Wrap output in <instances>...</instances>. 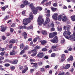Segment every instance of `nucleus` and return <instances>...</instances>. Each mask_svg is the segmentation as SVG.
Instances as JSON below:
<instances>
[{
	"mask_svg": "<svg viewBox=\"0 0 75 75\" xmlns=\"http://www.w3.org/2000/svg\"><path fill=\"white\" fill-rule=\"evenodd\" d=\"M71 34V32L69 31H65L63 33V35L65 37V38L69 40V38H71V39H73L74 37H73V36L72 35H71L69 36V35H70Z\"/></svg>",
	"mask_w": 75,
	"mask_h": 75,
	"instance_id": "f257e3e1",
	"label": "nucleus"
},
{
	"mask_svg": "<svg viewBox=\"0 0 75 75\" xmlns=\"http://www.w3.org/2000/svg\"><path fill=\"white\" fill-rule=\"evenodd\" d=\"M29 6L31 8L33 14H37V9L34 6L33 3H31L29 5Z\"/></svg>",
	"mask_w": 75,
	"mask_h": 75,
	"instance_id": "f03ea898",
	"label": "nucleus"
},
{
	"mask_svg": "<svg viewBox=\"0 0 75 75\" xmlns=\"http://www.w3.org/2000/svg\"><path fill=\"white\" fill-rule=\"evenodd\" d=\"M44 20L42 19L41 17H39L38 19V23L39 25H41L42 24H43Z\"/></svg>",
	"mask_w": 75,
	"mask_h": 75,
	"instance_id": "7ed1b4c3",
	"label": "nucleus"
},
{
	"mask_svg": "<svg viewBox=\"0 0 75 75\" xmlns=\"http://www.w3.org/2000/svg\"><path fill=\"white\" fill-rule=\"evenodd\" d=\"M50 41L52 43H54V44H56L58 42V37L56 36L54 37L53 39L50 40Z\"/></svg>",
	"mask_w": 75,
	"mask_h": 75,
	"instance_id": "20e7f679",
	"label": "nucleus"
},
{
	"mask_svg": "<svg viewBox=\"0 0 75 75\" xmlns=\"http://www.w3.org/2000/svg\"><path fill=\"white\" fill-rule=\"evenodd\" d=\"M29 16L31 18L29 17L26 18L27 22L28 23H30L31 21L32 20V19H33V13H30V14H29Z\"/></svg>",
	"mask_w": 75,
	"mask_h": 75,
	"instance_id": "39448f33",
	"label": "nucleus"
},
{
	"mask_svg": "<svg viewBox=\"0 0 75 75\" xmlns=\"http://www.w3.org/2000/svg\"><path fill=\"white\" fill-rule=\"evenodd\" d=\"M32 52L34 53L31 55L32 57H34L37 54V51L35 49H34L33 50H32Z\"/></svg>",
	"mask_w": 75,
	"mask_h": 75,
	"instance_id": "423d86ee",
	"label": "nucleus"
},
{
	"mask_svg": "<svg viewBox=\"0 0 75 75\" xmlns=\"http://www.w3.org/2000/svg\"><path fill=\"white\" fill-rule=\"evenodd\" d=\"M44 54H43V53L41 52H40L37 55V57L39 59L42 58Z\"/></svg>",
	"mask_w": 75,
	"mask_h": 75,
	"instance_id": "0eeeda50",
	"label": "nucleus"
},
{
	"mask_svg": "<svg viewBox=\"0 0 75 75\" xmlns=\"http://www.w3.org/2000/svg\"><path fill=\"white\" fill-rule=\"evenodd\" d=\"M46 20L43 23V25H46L50 21V19L49 18H48V17H46Z\"/></svg>",
	"mask_w": 75,
	"mask_h": 75,
	"instance_id": "6e6552de",
	"label": "nucleus"
},
{
	"mask_svg": "<svg viewBox=\"0 0 75 75\" xmlns=\"http://www.w3.org/2000/svg\"><path fill=\"white\" fill-rule=\"evenodd\" d=\"M58 16V14L54 13L52 16V18L55 20H57L58 18H57V17Z\"/></svg>",
	"mask_w": 75,
	"mask_h": 75,
	"instance_id": "1a4fd4ad",
	"label": "nucleus"
},
{
	"mask_svg": "<svg viewBox=\"0 0 75 75\" xmlns=\"http://www.w3.org/2000/svg\"><path fill=\"white\" fill-rule=\"evenodd\" d=\"M70 64H67L65 67H63V68L64 69H67L70 67Z\"/></svg>",
	"mask_w": 75,
	"mask_h": 75,
	"instance_id": "9d476101",
	"label": "nucleus"
},
{
	"mask_svg": "<svg viewBox=\"0 0 75 75\" xmlns=\"http://www.w3.org/2000/svg\"><path fill=\"white\" fill-rule=\"evenodd\" d=\"M65 57V55L64 54H62L61 56V57L62 59L61 60V62H63L65 61V58H64V57Z\"/></svg>",
	"mask_w": 75,
	"mask_h": 75,
	"instance_id": "9b49d317",
	"label": "nucleus"
},
{
	"mask_svg": "<svg viewBox=\"0 0 75 75\" xmlns=\"http://www.w3.org/2000/svg\"><path fill=\"white\" fill-rule=\"evenodd\" d=\"M74 59V57H73V56L72 55L70 56L68 58V59H67V61L68 62H69L70 61H72V60Z\"/></svg>",
	"mask_w": 75,
	"mask_h": 75,
	"instance_id": "f8f14e48",
	"label": "nucleus"
},
{
	"mask_svg": "<svg viewBox=\"0 0 75 75\" xmlns=\"http://www.w3.org/2000/svg\"><path fill=\"white\" fill-rule=\"evenodd\" d=\"M51 10L53 12H55L57 10V8H54L52 6L50 7Z\"/></svg>",
	"mask_w": 75,
	"mask_h": 75,
	"instance_id": "ddd939ff",
	"label": "nucleus"
},
{
	"mask_svg": "<svg viewBox=\"0 0 75 75\" xmlns=\"http://www.w3.org/2000/svg\"><path fill=\"white\" fill-rule=\"evenodd\" d=\"M16 53L15 52V50H12L11 52H10V55H16Z\"/></svg>",
	"mask_w": 75,
	"mask_h": 75,
	"instance_id": "4468645a",
	"label": "nucleus"
},
{
	"mask_svg": "<svg viewBox=\"0 0 75 75\" xmlns=\"http://www.w3.org/2000/svg\"><path fill=\"white\" fill-rule=\"evenodd\" d=\"M18 62V60L17 59H15L14 60L12 61V64L15 65L17 64Z\"/></svg>",
	"mask_w": 75,
	"mask_h": 75,
	"instance_id": "2eb2a0df",
	"label": "nucleus"
},
{
	"mask_svg": "<svg viewBox=\"0 0 75 75\" xmlns=\"http://www.w3.org/2000/svg\"><path fill=\"white\" fill-rule=\"evenodd\" d=\"M23 36L24 37V39H26L27 38V33L25 32H24L23 33Z\"/></svg>",
	"mask_w": 75,
	"mask_h": 75,
	"instance_id": "dca6fc26",
	"label": "nucleus"
},
{
	"mask_svg": "<svg viewBox=\"0 0 75 75\" xmlns=\"http://www.w3.org/2000/svg\"><path fill=\"white\" fill-rule=\"evenodd\" d=\"M66 28H67V31H70V30H71V27L69 25H66Z\"/></svg>",
	"mask_w": 75,
	"mask_h": 75,
	"instance_id": "f3484780",
	"label": "nucleus"
},
{
	"mask_svg": "<svg viewBox=\"0 0 75 75\" xmlns=\"http://www.w3.org/2000/svg\"><path fill=\"white\" fill-rule=\"evenodd\" d=\"M28 69V67H26L23 70H22V73H23V74L25 73V72L27 71Z\"/></svg>",
	"mask_w": 75,
	"mask_h": 75,
	"instance_id": "a211bd4d",
	"label": "nucleus"
},
{
	"mask_svg": "<svg viewBox=\"0 0 75 75\" xmlns=\"http://www.w3.org/2000/svg\"><path fill=\"white\" fill-rule=\"evenodd\" d=\"M9 43L10 44L12 43V44H14L16 42V40L15 39H13L12 40H10L9 42Z\"/></svg>",
	"mask_w": 75,
	"mask_h": 75,
	"instance_id": "6ab92c4d",
	"label": "nucleus"
},
{
	"mask_svg": "<svg viewBox=\"0 0 75 75\" xmlns=\"http://www.w3.org/2000/svg\"><path fill=\"white\" fill-rule=\"evenodd\" d=\"M47 44V41L46 40H44L41 41V44L43 45H45Z\"/></svg>",
	"mask_w": 75,
	"mask_h": 75,
	"instance_id": "aec40b11",
	"label": "nucleus"
},
{
	"mask_svg": "<svg viewBox=\"0 0 75 75\" xmlns=\"http://www.w3.org/2000/svg\"><path fill=\"white\" fill-rule=\"evenodd\" d=\"M67 17L65 16H63L62 21L64 22L65 21H67Z\"/></svg>",
	"mask_w": 75,
	"mask_h": 75,
	"instance_id": "412c9836",
	"label": "nucleus"
},
{
	"mask_svg": "<svg viewBox=\"0 0 75 75\" xmlns=\"http://www.w3.org/2000/svg\"><path fill=\"white\" fill-rule=\"evenodd\" d=\"M49 38H52L54 37V35H53V33H50L49 34Z\"/></svg>",
	"mask_w": 75,
	"mask_h": 75,
	"instance_id": "4be33fe9",
	"label": "nucleus"
},
{
	"mask_svg": "<svg viewBox=\"0 0 75 75\" xmlns=\"http://www.w3.org/2000/svg\"><path fill=\"white\" fill-rule=\"evenodd\" d=\"M23 4L25 5V6H27V5H28L30 4H29V3H28V1H27L25 0L23 2Z\"/></svg>",
	"mask_w": 75,
	"mask_h": 75,
	"instance_id": "5701e85b",
	"label": "nucleus"
},
{
	"mask_svg": "<svg viewBox=\"0 0 75 75\" xmlns=\"http://www.w3.org/2000/svg\"><path fill=\"white\" fill-rule=\"evenodd\" d=\"M23 48H24V44L22 43L21 44L20 47V50H22Z\"/></svg>",
	"mask_w": 75,
	"mask_h": 75,
	"instance_id": "b1692460",
	"label": "nucleus"
},
{
	"mask_svg": "<svg viewBox=\"0 0 75 75\" xmlns=\"http://www.w3.org/2000/svg\"><path fill=\"white\" fill-rule=\"evenodd\" d=\"M57 29L59 31V32H61L62 31V28L61 27L58 26L57 27Z\"/></svg>",
	"mask_w": 75,
	"mask_h": 75,
	"instance_id": "393cba45",
	"label": "nucleus"
},
{
	"mask_svg": "<svg viewBox=\"0 0 75 75\" xmlns=\"http://www.w3.org/2000/svg\"><path fill=\"white\" fill-rule=\"evenodd\" d=\"M9 18H10V16H9V15H6L5 16L4 19L5 20H8V19H9Z\"/></svg>",
	"mask_w": 75,
	"mask_h": 75,
	"instance_id": "a878e982",
	"label": "nucleus"
},
{
	"mask_svg": "<svg viewBox=\"0 0 75 75\" xmlns=\"http://www.w3.org/2000/svg\"><path fill=\"white\" fill-rule=\"evenodd\" d=\"M71 18L72 21H75V16H71Z\"/></svg>",
	"mask_w": 75,
	"mask_h": 75,
	"instance_id": "bb28decb",
	"label": "nucleus"
},
{
	"mask_svg": "<svg viewBox=\"0 0 75 75\" xmlns=\"http://www.w3.org/2000/svg\"><path fill=\"white\" fill-rule=\"evenodd\" d=\"M26 28V26H21L19 27V28H20V29H23V28H24L25 29Z\"/></svg>",
	"mask_w": 75,
	"mask_h": 75,
	"instance_id": "cd10ccee",
	"label": "nucleus"
},
{
	"mask_svg": "<svg viewBox=\"0 0 75 75\" xmlns=\"http://www.w3.org/2000/svg\"><path fill=\"white\" fill-rule=\"evenodd\" d=\"M58 20H59V21H61V20H62V15H59L58 16Z\"/></svg>",
	"mask_w": 75,
	"mask_h": 75,
	"instance_id": "c85d7f7f",
	"label": "nucleus"
},
{
	"mask_svg": "<svg viewBox=\"0 0 75 75\" xmlns=\"http://www.w3.org/2000/svg\"><path fill=\"white\" fill-rule=\"evenodd\" d=\"M47 32L46 30H43L42 32V34L44 35H46L47 34Z\"/></svg>",
	"mask_w": 75,
	"mask_h": 75,
	"instance_id": "c756f323",
	"label": "nucleus"
},
{
	"mask_svg": "<svg viewBox=\"0 0 75 75\" xmlns=\"http://www.w3.org/2000/svg\"><path fill=\"white\" fill-rule=\"evenodd\" d=\"M18 67H19V70H22L23 69V66H21V65H19L18 66Z\"/></svg>",
	"mask_w": 75,
	"mask_h": 75,
	"instance_id": "7c9ffc66",
	"label": "nucleus"
},
{
	"mask_svg": "<svg viewBox=\"0 0 75 75\" xmlns=\"http://www.w3.org/2000/svg\"><path fill=\"white\" fill-rule=\"evenodd\" d=\"M25 53V50H22L20 53V55H22L23 54H24Z\"/></svg>",
	"mask_w": 75,
	"mask_h": 75,
	"instance_id": "2f4dec72",
	"label": "nucleus"
},
{
	"mask_svg": "<svg viewBox=\"0 0 75 75\" xmlns=\"http://www.w3.org/2000/svg\"><path fill=\"white\" fill-rule=\"evenodd\" d=\"M36 8H37V9H38V10H40V11H41V10H42V8L40 6L37 7Z\"/></svg>",
	"mask_w": 75,
	"mask_h": 75,
	"instance_id": "473e14b6",
	"label": "nucleus"
},
{
	"mask_svg": "<svg viewBox=\"0 0 75 75\" xmlns=\"http://www.w3.org/2000/svg\"><path fill=\"white\" fill-rule=\"evenodd\" d=\"M28 49H29V47L28 45L26 46L24 48V50H28Z\"/></svg>",
	"mask_w": 75,
	"mask_h": 75,
	"instance_id": "72a5a7b5",
	"label": "nucleus"
},
{
	"mask_svg": "<svg viewBox=\"0 0 75 75\" xmlns=\"http://www.w3.org/2000/svg\"><path fill=\"white\" fill-rule=\"evenodd\" d=\"M10 69L11 70H14V69H15V67L14 66L10 67Z\"/></svg>",
	"mask_w": 75,
	"mask_h": 75,
	"instance_id": "f704fd0d",
	"label": "nucleus"
},
{
	"mask_svg": "<svg viewBox=\"0 0 75 75\" xmlns=\"http://www.w3.org/2000/svg\"><path fill=\"white\" fill-rule=\"evenodd\" d=\"M53 35V37H55L56 35H57V32H54L52 33Z\"/></svg>",
	"mask_w": 75,
	"mask_h": 75,
	"instance_id": "c9c22d12",
	"label": "nucleus"
},
{
	"mask_svg": "<svg viewBox=\"0 0 75 75\" xmlns=\"http://www.w3.org/2000/svg\"><path fill=\"white\" fill-rule=\"evenodd\" d=\"M25 5L24 4H21L20 6L21 8H24V7H25Z\"/></svg>",
	"mask_w": 75,
	"mask_h": 75,
	"instance_id": "e433bc0d",
	"label": "nucleus"
},
{
	"mask_svg": "<svg viewBox=\"0 0 75 75\" xmlns=\"http://www.w3.org/2000/svg\"><path fill=\"white\" fill-rule=\"evenodd\" d=\"M35 49H37L38 50H39L40 48V47L39 46H36L35 47Z\"/></svg>",
	"mask_w": 75,
	"mask_h": 75,
	"instance_id": "4c0bfd02",
	"label": "nucleus"
},
{
	"mask_svg": "<svg viewBox=\"0 0 75 75\" xmlns=\"http://www.w3.org/2000/svg\"><path fill=\"white\" fill-rule=\"evenodd\" d=\"M10 64H9L8 63H6V64H4L5 67H9V66H10Z\"/></svg>",
	"mask_w": 75,
	"mask_h": 75,
	"instance_id": "58836bf2",
	"label": "nucleus"
},
{
	"mask_svg": "<svg viewBox=\"0 0 75 75\" xmlns=\"http://www.w3.org/2000/svg\"><path fill=\"white\" fill-rule=\"evenodd\" d=\"M40 71L41 72H45V69L43 68H42L40 69Z\"/></svg>",
	"mask_w": 75,
	"mask_h": 75,
	"instance_id": "ea45409f",
	"label": "nucleus"
},
{
	"mask_svg": "<svg viewBox=\"0 0 75 75\" xmlns=\"http://www.w3.org/2000/svg\"><path fill=\"white\" fill-rule=\"evenodd\" d=\"M37 38H35L33 40V41L34 42H37Z\"/></svg>",
	"mask_w": 75,
	"mask_h": 75,
	"instance_id": "a19ab883",
	"label": "nucleus"
},
{
	"mask_svg": "<svg viewBox=\"0 0 75 75\" xmlns=\"http://www.w3.org/2000/svg\"><path fill=\"white\" fill-rule=\"evenodd\" d=\"M2 38L3 40L4 41L5 40H6V38L5 36L4 35L2 36Z\"/></svg>",
	"mask_w": 75,
	"mask_h": 75,
	"instance_id": "79ce46f5",
	"label": "nucleus"
},
{
	"mask_svg": "<svg viewBox=\"0 0 75 75\" xmlns=\"http://www.w3.org/2000/svg\"><path fill=\"white\" fill-rule=\"evenodd\" d=\"M55 53H52L51 54V57H55Z\"/></svg>",
	"mask_w": 75,
	"mask_h": 75,
	"instance_id": "37998d69",
	"label": "nucleus"
},
{
	"mask_svg": "<svg viewBox=\"0 0 75 75\" xmlns=\"http://www.w3.org/2000/svg\"><path fill=\"white\" fill-rule=\"evenodd\" d=\"M34 71V69H31L30 71V73H33Z\"/></svg>",
	"mask_w": 75,
	"mask_h": 75,
	"instance_id": "c03bdc74",
	"label": "nucleus"
},
{
	"mask_svg": "<svg viewBox=\"0 0 75 75\" xmlns=\"http://www.w3.org/2000/svg\"><path fill=\"white\" fill-rule=\"evenodd\" d=\"M1 9L3 11H5V10H6V7L5 6L2 7L1 8Z\"/></svg>",
	"mask_w": 75,
	"mask_h": 75,
	"instance_id": "a18cd8bd",
	"label": "nucleus"
},
{
	"mask_svg": "<svg viewBox=\"0 0 75 75\" xmlns=\"http://www.w3.org/2000/svg\"><path fill=\"white\" fill-rule=\"evenodd\" d=\"M53 6L54 7H57L58 6L57 5V4L56 3H54V4H53Z\"/></svg>",
	"mask_w": 75,
	"mask_h": 75,
	"instance_id": "49530a36",
	"label": "nucleus"
},
{
	"mask_svg": "<svg viewBox=\"0 0 75 75\" xmlns=\"http://www.w3.org/2000/svg\"><path fill=\"white\" fill-rule=\"evenodd\" d=\"M47 49L45 48H43L42 50V51H47Z\"/></svg>",
	"mask_w": 75,
	"mask_h": 75,
	"instance_id": "de8ad7c7",
	"label": "nucleus"
},
{
	"mask_svg": "<svg viewBox=\"0 0 75 75\" xmlns=\"http://www.w3.org/2000/svg\"><path fill=\"white\" fill-rule=\"evenodd\" d=\"M10 31L11 33H13L14 31V29L12 28H11L10 29Z\"/></svg>",
	"mask_w": 75,
	"mask_h": 75,
	"instance_id": "09e8293b",
	"label": "nucleus"
},
{
	"mask_svg": "<svg viewBox=\"0 0 75 75\" xmlns=\"http://www.w3.org/2000/svg\"><path fill=\"white\" fill-rule=\"evenodd\" d=\"M25 22H27V19L26 18L24 19L23 21V23H25Z\"/></svg>",
	"mask_w": 75,
	"mask_h": 75,
	"instance_id": "8fccbe9b",
	"label": "nucleus"
},
{
	"mask_svg": "<svg viewBox=\"0 0 75 75\" xmlns=\"http://www.w3.org/2000/svg\"><path fill=\"white\" fill-rule=\"evenodd\" d=\"M16 26V24L14 23H13L11 25V27H14Z\"/></svg>",
	"mask_w": 75,
	"mask_h": 75,
	"instance_id": "3c124183",
	"label": "nucleus"
},
{
	"mask_svg": "<svg viewBox=\"0 0 75 75\" xmlns=\"http://www.w3.org/2000/svg\"><path fill=\"white\" fill-rule=\"evenodd\" d=\"M12 47H13V44H10L9 45V48H12Z\"/></svg>",
	"mask_w": 75,
	"mask_h": 75,
	"instance_id": "603ef678",
	"label": "nucleus"
},
{
	"mask_svg": "<svg viewBox=\"0 0 75 75\" xmlns=\"http://www.w3.org/2000/svg\"><path fill=\"white\" fill-rule=\"evenodd\" d=\"M50 67V66L49 65H47L45 66V68H46V69H47V68H48Z\"/></svg>",
	"mask_w": 75,
	"mask_h": 75,
	"instance_id": "864d4df0",
	"label": "nucleus"
},
{
	"mask_svg": "<svg viewBox=\"0 0 75 75\" xmlns=\"http://www.w3.org/2000/svg\"><path fill=\"white\" fill-rule=\"evenodd\" d=\"M30 62H34V59H30Z\"/></svg>",
	"mask_w": 75,
	"mask_h": 75,
	"instance_id": "5fc2aeb1",
	"label": "nucleus"
},
{
	"mask_svg": "<svg viewBox=\"0 0 75 75\" xmlns=\"http://www.w3.org/2000/svg\"><path fill=\"white\" fill-rule=\"evenodd\" d=\"M39 65L40 66L42 65V62L41 61H40L39 63Z\"/></svg>",
	"mask_w": 75,
	"mask_h": 75,
	"instance_id": "6e6d98bb",
	"label": "nucleus"
},
{
	"mask_svg": "<svg viewBox=\"0 0 75 75\" xmlns=\"http://www.w3.org/2000/svg\"><path fill=\"white\" fill-rule=\"evenodd\" d=\"M50 16V13H48L46 14V17L49 18Z\"/></svg>",
	"mask_w": 75,
	"mask_h": 75,
	"instance_id": "4d7b16f0",
	"label": "nucleus"
},
{
	"mask_svg": "<svg viewBox=\"0 0 75 75\" xmlns=\"http://www.w3.org/2000/svg\"><path fill=\"white\" fill-rule=\"evenodd\" d=\"M33 40V39L31 38H29L28 39V41H31Z\"/></svg>",
	"mask_w": 75,
	"mask_h": 75,
	"instance_id": "13d9d810",
	"label": "nucleus"
},
{
	"mask_svg": "<svg viewBox=\"0 0 75 75\" xmlns=\"http://www.w3.org/2000/svg\"><path fill=\"white\" fill-rule=\"evenodd\" d=\"M57 47H56V46H52V49H54V48H56Z\"/></svg>",
	"mask_w": 75,
	"mask_h": 75,
	"instance_id": "bf43d9fd",
	"label": "nucleus"
},
{
	"mask_svg": "<svg viewBox=\"0 0 75 75\" xmlns=\"http://www.w3.org/2000/svg\"><path fill=\"white\" fill-rule=\"evenodd\" d=\"M4 53L3 52H2L0 53V55L1 56H3V55H4Z\"/></svg>",
	"mask_w": 75,
	"mask_h": 75,
	"instance_id": "052dcab7",
	"label": "nucleus"
},
{
	"mask_svg": "<svg viewBox=\"0 0 75 75\" xmlns=\"http://www.w3.org/2000/svg\"><path fill=\"white\" fill-rule=\"evenodd\" d=\"M5 30H6V29H5V28H4L3 29H2V30H1V31L2 32H4V31H5Z\"/></svg>",
	"mask_w": 75,
	"mask_h": 75,
	"instance_id": "680f3d73",
	"label": "nucleus"
},
{
	"mask_svg": "<svg viewBox=\"0 0 75 75\" xmlns=\"http://www.w3.org/2000/svg\"><path fill=\"white\" fill-rule=\"evenodd\" d=\"M58 75H64V73L62 72L61 73H59L58 74Z\"/></svg>",
	"mask_w": 75,
	"mask_h": 75,
	"instance_id": "e2e57ef3",
	"label": "nucleus"
},
{
	"mask_svg": "<svg viewBox=\"0 0 75 75\" xmlns=\"http://www.w3.org/2000/svg\"><path fill=\"white\" fill-rule=\"evenodd\" d=\"M51 30L52 31H55V28H52L51 29Z\"/></svg>",
	"mask_w": 75,
	"mask_h": 75,
	"instance_id": "0e129e2a",
	"label": "nucleus"
},
{
	"mask_svg": "<svg viewBox=\"0 0 75 75\" xmlns=\"http://www.w3.org/2000/svg\"><path fill=\"white\" fill-rule=\"evenodd\" d=\"M58 51V49L56 48L54 50V51Z\"/></svg>",
	"mask_w": 75,
	"mask_h": 75,
	"instance_id": "69168bd1",
	"label": "nucleus"
},
{
	"mask_svg": "<svg viewBox=\"0 0 75 75\" xmlns=\"http://www.w3.org/2000/svg\"><path fill=\"white\" fill-rule=\"evenodd\" d=\"M44 58H45V59H48V57L47 56H45L44 57Z\"/></svg>",
	"mask_w": 75,
	"mask_h": 75,
	"instance_id": "338daca9",
	"label": "nucleus"
},
{
	"mask_svg": "<svg viewBox=\"0 0 75 75\" xmlns=\"http://www.w3.org/2000/svg\"><path fill=\"white\" fill-rule=\"evenodd\" d=\"M73 35L74 37V38H75V32H74L73 34Z\"/></svg>",
	"mask_w": 75,
	"mask_h": 75,
	"instance_id": "774afa93",
	"label": "nucleus"
}]
</instances>
